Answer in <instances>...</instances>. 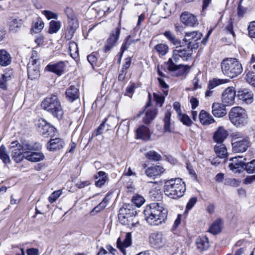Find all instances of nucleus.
<instances>
[{"instance_id":"1","label":"nucleus","mask_w":255,"mask_h":255,"mask_svg":"<svg viewBox=\"0 0 255 255\" xmlns=\"http://www.w3.org/2000/svg\"><path fill=\"white\" fill-rule=\"evenodd\" d=\"M167 213V209L162 203H152L147 206L144 211L147 223L151 226H155L165 223Z\"/></svg>"},{"instance_id":"2","label":"nucleus","mask_w":255,"mask_h":255,"mask_svg":"<svg viewBox=\"0 0 255 255\" xmlns=\"http://www.w3.org/2000/svg\"><path fill=\"white\" fill-rule=\"evenodd\" d=\"M176 46V49L173 51L172 57L169 58L167 62L168 69L170 71H175L181 69L183 73H186L189 71L190 67L187 65H177L176 63L179 62L180 58L187 61L190 59L192 50L189 49L188 48L186 49V48L180 45Z\"/></svg>"},{"instance_id":"3","label":"nucleus","mask_w":255,"mask_h":255,"mask_svg":"<svg viewBox=\"0 0 255 255\" xmlns=\"http://www.w3.org/2000/svg\"><path fill=\"white\" fill-rule=\"evenodd\" d=\"M186 189L185 184L181 178H172L164 181V194L171 199H178L182 197Z\"/></svg>"},{"instance_id":"4","label":"nucleus","mask_w":255,"mask_h":255,"mask_svg":"<svg viewBox=\"0 0 255 255\" xmlns=\"http://www.w3.org/2000/svg\"><path fill=\"white\" fill-rule=\"evenodd\" d=\"M41 107L58 120L62 118L63 111L57 96L52 95L45 98L41 103Z\"/></svg>"},{"instance_id":"5","label":"nucleus","mask_w":255,"mask_h":255,"mask_svg":"<svg viewBox=\"0 0 255 255\" xmlns=\"http://www.w3.org/2000/svg\"><path fill=\"white\" fill-rule=\"evenodd\" d=\"M221 68L223 74L231 78L238 76L243 72L242 65L236 58H228L223 60Z\"/></svg>"},{"instance_id":"6","label":"nucleus","mask_w":255,"mask_h":255,"mask_svg":"<svg viewBox=\"0 0 255 255\" xmlns=\"http://www.w3.org/2000/svg\"><path fill=\"white\" fill-rule=\"evenodd\" d=\"M229 117L231 123L237 127L244 126L248 122L246 111L240 107L232 108L229 113Z\"/></svg>"},{"instance_id":"7","label":"nucleus","mask_w":255,"mask_h":255,"mask_svg":"<svg viewBox=\"0 0 255 255\" xmlns=\"http://www.w3.org/2000/svg\"><path fill=\"white\" fill-rule=\"evenodd\" d=\"M39 60L37 52L33 51L27 67L28 77L31 80L35 79L40 76Z\"/></svg>"},{"instance_id":"8","label":"nucleus","mask_w":255,"mask_h":255,"mask_svg":"<svg viewBox=\"0 0 255 255\" xmlns=\"http://www.w3.org/2000/svg\"><path fill=\"white\" fill-rule=\"evenodd\" d=\"M149 243L151 247L156 249L168 246L169 243L165 235L162 232H153L149 236Z\"/></svg>"},{"instance_id":"9","label":"nucleus","mask_w":255,"mask_h":255,"mask_svg":"<svg viewBox=\"0 0 255 255\" xmlns=\"http://www.w3.org/2000/svg\"><path fill=\"white\" fill-rule=\"evenodd\" d=\"M232 143L233 150L235 152H245L250 146V141L247 137H238Z\"/></svg>"},{"instance_id":"10","label":"nucleus","mask_w":255,"mask_h":255,"mask_svg":"<svg viewBox=\"0 0 255 255\" xmlns=\"http://www.w3.org/2000/svg\"><path fill=\"white\" fill-rule=\"evenodd\" d=\"M201 33L197 31L186 32L183 40L188 43L187 46L189 49H195L198 47V43L196 42L193 44V41H201Z\"/></svg>"},{"instance_id":"11","label":"nucleus","mask_w":255,"mask_h":255,"mask_svg":"<svg viewBox=\"0 0 255 255\" xmlns=\"http://www.w3.org/2000/svg\"><path fill=\"white\" fill-rule=\"evenodd\" d=\"M11 157L16 162H19L25 158V155L21 148V144L17 141L11 142L10 145Z\"/></svg>"},{"instance_id":"12","label":"nucleus","mask_w":255,"mask_h":255,"mask_svg":"<svg viewBox=\"0 0 255 255\" xmlns=\"http://www.w3.org/2000/svg\"><path fill=\"white\" fill-rule=\"evenodd\" d=\"M236 92L233 87L226 88L222 94V101L224 106H232L235 102Z\"/></svg>"},{"instance_id":"13","label":"nucleus","mask_w":255,"mask_h":255,"mask_svg":"<svg viewBox=\"0 0 255 255\" xmlns=\"http://www.w3.org/2000/svg\"><path fill=\"white\" fill-rule=\"evenodd\" d=\"M180 20L182 23L188 26L194 27L199 24L196 16L188 11L182 13Z\"/></svg>"},{"instance_id":"14","label":"nucleus","mask_w":255,"mask_h":255,"mask_svg":"<svg viewBox=\"0 0 255 255\" xmlns=\"http://www.w3.org/2000/svg\"><path fill=\"white\" fill-rule=\"evenodd\" d=\"M245 158L242 156L235 157L230 159V162L229 163V167L234 172L240 171L243 168L245 167L246 163Z\"/></svg>"},{"instance_id":"15","label":"nucleus","mask_w":255,"mask_h":255,"mask_svg":"<svg viewBox=\"0 0 255 255\" xmlns=\"http://www.w3.org/2000/svg\"><path fill=\"white\" fill-rule=\"evenodd\" d=\"M131 235L130 233H127L126 234L125 239L122 242L121 239L119 237L117 241V248L126 255L125 248L129 247L131 245Z\"/></svg>"},{"instance_id":"16","label":"nucleus","mask_w":255,"mask_h":255,"mask_svg":"<svg viewBox=\"0 0 255 255\" xmlns=\"http://www.w3.org/2000/svg\"><path fill=\"white\" fill-rule=\"evenodd\" d=\"M165 170L164 168L160 165H156L148 167L145 171V173L149 177L155 178L160 176Z\"/></svg>"},{"instance_id":"17","label":"nucleus","mask_w":255,"mask_h":255,"mask_svg":"<svg viewBox=\"0 0 255 255\" xmlns=\"http://www.w3.org/2000/svg\"><path fill=\"white\" fill-rule=\"evenodd\" d=\"M65 68V63L62 61H60L54 64L48 65L46 67L45 69L48 71L53 72L60 76L63 73Z\"/></svg>"},{"instance_id":"18","label":"nucleus","mask_w":255,"mask_h":255,"mask_svg":"<svg viewBox=\"0 0 255 255\" xmlns=\"http://www.w3.org/2000/svg\"><path fill=\"white\" fill-rule=\"evenodd\" d=\"M225 106L224 104L219 103H214L212 105V114L213 115L218 118L224 116L227 112Z\"/></svg>"},{"instance_id":"19","label":"nucleus","mask_w":255,"mask_h":255,"mask_svg":"<svg viewBox=\"0 0 255 255\" xmlns=\"http://www.w3.org/2000/svg\"><path fill=\"white\" fill-rule=\"evenodd\" d=\"M237 96L239 98L246 103H251L253 100L254 94L248 89H243L238 91Z\"/></svg>"},{"instance_id":"20","label":"nucleus","mask_w":255,"mask_h":255,"mask_svg":"<svg viewBox=\"0 0 255 255\" xmlns=\"http://www.w3.org/2000/svg\"><path fill=\"white\" fill-rule=\"evenodd\" d=\"M40 124L42 125L41 130L40 132L45 137L52 136L54 134V132L56 130L55 128L53 127L50 126L44 120H41V123H40Z\"/></svg>"},{"instance_id":"21","label":"nucleus","mask_w":255,"mask_h":255,"mask_svg":"<svg viewBox=\"0 0 255 255\" xmlns=\"http://www.w3.org/2000/svg\"><path fill=\"white\" fill-rule=\"evenodd\" d=\"M12 57L10 54L5 49H0V65L6 67L10 64Z\"/></svg>"},{"instance_id":"22","label":"nucleus","mask_w":255,"mask_h":255,"mask_svg":"<svg viewBox=\"0 0 255 255\" xmlns=\"http://www.w3.org/2000/svg\"><path fill=\"white\" fill-rule=\"evenodd\" d=\"M228 136L227 131L223 127H219L218 130L214 133L213 138L215 142L218 143H222Z\"/></svg>"},{"instance_id":"23","label":"nucleus","mask_w":255,"mask_h":255,"mask_svg":"<svg viewBox=\"0 0 255 255\" xmlns=\"http://www.w3.org/2000/svg\"><path fill=\"white\" fill-rule=\"evenodd\" d=\"M201 123L204 126H208L215 122L213 117L204 110H202L199 116Z\"/></svg>"},{"instance_id":"24","label":"nucleus","mask_w":255,"mask_h":255,"mask_svg":"<svg viewBox=\"0 0 255 255\" xmlns=\"http://www.w3.org/2000/svg\"><path fill=\"white\" fill-rule=\"evenodd\" d=\"M136 137L144 140L149 139L150 133L148 128L144 126L139 127L136 130Z\"/></svg>"},{"instance_id":"25","label":"nucleus","mask_w":255,"mask_h":255,"mask_svg":"<svg viewBox=\"0 0 255 255\" xmlns=\"http://www.w3.org/2000/svg\"><path fill=\"white\" fill-rule=\"evenodd\" d=\"M63 142L59 138L51 139L47 144V148L51 151L61 149L63 146Z\"/></svg>"},{"instance_id":"26","label":"nucleus","mask_w":255,"mask_h":255,"mask_svg":"<svg viewBox=\"0 0 255 255\" xmlns=\"http://www.w3.org/2000/svg\"><path fill=\"white\" fill-rule=\"evenodd\" d=\"M67 98L70 102H73L79 98V90L75 86H70L66 92Z\"/></svg>"},{"instance_id":"27","label":"nucleus","mask_w":255,"mask_h":255,"mask_svg":"<svg viewBox=\"0 0 255 255\" xmlns=\"http://www.w3.org/2000/svg\"><path fill=\"white\" fill-rule=\"evenodd\" d=\"M25 158L31 162H38L42 160L44 157L43 153L32 151L29 153H26Z\"/></svg>"},{"instance_id":"28","label":"nucleus","mask_w":255,"mask_h":255,"mask_svg":"<svg viewBox=\"0 0 255 255\" xmlns=\"http://www.w3.org/2000/svg\"><path fill=\"white\" fill-rule=\"evenodd\" d=\"M116 118L115 117H114V116H109V118L108 119H105L104 121L103 122V123L102 124H100V125L99 126V127L95 130V134H96V136H97L100 134H101L102 132H103V131L104 130V127L105 126V123L107 122V121H111V122H114L115 121V123H110L109 122V123L108 124V125L110 127H114L116 125Z\"/></svg>"},{"instance_id":"29","label":"nucleus","mask_w":255,"mask_h":255,"mask_svg":"<svg viewBox=\"0 0 255 255\" xmlns=\"http://www.w3.org/2000/svg\"><path fill=\"white\" fill-rule=\"evenodd\" d=\"M214 151L220 158H224L227 155V149L225 144L218 143L214 146Z\"/></svg>"},{"instance_id":"30","label":"nucleus","mask_w":255,"mask_h":255,"mask_svg":"<svg viewBox=\"0 0 255 255\" xmlns=\"http://www.w3.org/2000/svg\"><path fill=\"white\" fill-rule=\"evenodd\" d=\"M22 21L19 18H11L8 21L9 29L12 32L16 31L22 25Z\"/></svg>"},{"instance_id":"31","label":"nucleus","mask_w":255,"mask_h":255,"mask_svg":"<svg viewBox=\"0 0 255 255\" xmlns=\"http://www.w3.org/2000/svg\"><path fill=\"white\" fill-rule=\"evenodd\" d=\"M95 178L97 180L95 185L97 187H101L106 183L108 179L106 173L104 171H99L95 175Z\"/></svg>"},{"instance_id":"32","label":"nucleus","mask_w":255,"mask_h":255,"mask_svg":"<svg viewBox=\"0 0 255 255\" xmlns=\"http://www.w3.org/2000/svg\"><path fill=\"white\" fill-rule=\"evenodd\" d=\"M196 243L197 248L201 251L206 250L209 247L208 239L206 237L198 238Z\"/></svg>"},{"instance_id":"33","label":"nucleus","mask_w":255,"mask_h":255,"mask_svg":"<svg viewBox=\"0 0 255 255\" xmlns=\"http://www.w3.org/2000/svg\"><path fill=\"white\" fill-rule=\"evenodd\" d=\"M121 32V29L120 27H117L113 30L111 33L110 37L108 39L107 42L115 45L118 41Z\"/></svg>"},{"instance_id":"34","label":"nucleus","mask_w":255,"mask_h":255,"mask_svg":"<svg viewBox=\"0 0 255 255\" xmlns=\"http://www.w3.org/2000/svg\"><path fill=\"white\" fill-rule=\"evenodd\" d=\"M35 145H36V144L33 145L29 141H24L21 145V148L22 149V151L25 154L26 153H29L32 151H35L37 148H39L38 146L35 147Z\"/></svg>"},{"instance_id":"35","label":"nucleus","mask_w":255,"mask_h":255,"mask_svg":"<svg viewBox=\"0 0 255 255\" xmlns=\"http://www.w3.org/2000/svg\"><path fill=\"white\" fill-rule=\"evenodd\" d=\"M221 220H216L210 227L209 230V232L214 235L219 233L221 231Z\"/></svg>"},{"instance_id":"36","label":"nucleus","mask_w":255,"mask_h":255,"mask_svg":"<svg viewBox=\"0 0 255 255\" xmlns=\"http://www.w3.org/2000/svg\"><path fill=\"white\" fill-rule=\"evenodd\" d=\"M156 114L155 109H148L145 112V117L143 118V121L146 124L150 123L155 118Z\"/></svg>"},{"instance_id":"37","label":"nucleus","mask_w":255,"mask_h":255,"mask_svg":"<svg viewBox=\"0 0 255 255\" xmlns=\"http://www.w3.org/2000/svg\"><path fill=\"white\" fill-rule=\"evenodd\" d=\"M61 22L59 21L51 20L49 23L48 32L53 34L58 32L61 27Z\"/></svg>"},{"instance_id":"38","label":"nucleus","mask_w":255,"mask_h":255,"mask_svg":"<svg viewBox=\"0 0 255 255\" xmlns=\"http://www.w3.org/2000/svg\"><path fill=\"white\" fill-rule=\"evenodd\" d=\"M155 50L161 55H165L168 51V46L163 43L158 44L155 46Z\"/></svg>"},{"instance_id":"39","label":"nucleus","mask_w":255,"mask_h":255,"mask_svg":"<svg viewBox=\"0 0 255 255\" xmlns=\"http://www.w3.org/2000/svg\"><path fill=\"white\" fill-rule=\"evenodd\" d=\"M228 81V80L227 79H213L209 81L208 88L210 89H212L220 85L227 83Z\"/></svg>"},{"instance_id":"40","label":"nucleus","mask_w":255,"mask_h":255,"mask_svg":"<svg viewBox=\"0 0 255 255\" xmlns=\"http://www.w3.org/2000/svg\"><path fill=\"white\" fill-rule=\"evenodd\" d=\"M164 35L174 45L180 44V41L176 38L175 36L170 31H166L164 32Z\"/></svg>"},{"instance_id":"41","label":"nucleus","mask_w":255,"mask_h":255,"mask_svg":"<svg viewBox=\"0 0 255 255\" xmlns=\"http://www.w3.org/2000/svg\"><path fill=\"white\" fill-rule=\"evenodd\" d=\"M11 79V77L7 73L2 75L0 78V88L5 90L7 89V82Z\"/></svg>"},{"instance_id":"42","label":"nucleus","mask_w":255,"mask_h":255,"mask_svg":"<svg viewBox=\"0 0 255 255\" xmlns=\"http://www.w3.org/2000/svg\"><path fill=\"white\" fill-rule=\"evenodd\" d=\"M170 113L169 112H166L164 119V130L165 131H168L169 132L173 131L172 129L170 128Z\"/></svg>"},{"instance_id":"43","label":"nucleus","mask_w":255,"mask_h":255,"mask_svg":"<svg viewBox=\"0 0 255 255\" xmlns=\"http://www.w3.org/2000/svg\"><path fill=\"white\" fill-rule=\"evenodd\" d=\"M127 211H128V210L127 209H120V213L118 215V218L120 222L123 225H126V224H128V216L125 215V214L127 213Z\"/></svg>"},{"instance_id":"44","label":"nucleus","mask_w":255,"mask_h":255,"mask_svg":"<svg viewBox=\"0 0 255 255\" xmlns=\"http://www.w3.org/2000/svg\"><path fill=\"white\" fill-rule=\"evenodd\" d=\"M130 36H128L127 38L126 39L125 42L122 44L121 48V56H122L123 54V53L125 50L128 49L129 46L131 45L132 43L135 42L137 40H131L130 39Z\"/></svg>"},{"instance_id":"45","label":"nucleus","mask_w":255,"mask_h":255,"mask_svg":"<svg viewBox=\"0 0 255 255\" xmlns=\"http://www.w3.org/2000/svg\"><path fill=\"white\" fill-rule=\"evenodd\" d=\"M0 158H1L5 163H9L10 162L9 157L6 152L5 147L3 145L0 147Z\"/></svg>"},{"instance_id":"46","label":"nucleus","mask_w":255,"mask_h":255,"mask_svg":"<svg viewBox=\"0 0 255 255\" xmlns=\"http://www.w3.org/2000/svg\"><path fill=\"white\" fill-rule=\"evenodd\" d=\"M68 27L72 32H74L79 27L78 20L75 16L69 18Z\"/></svg>"},{"instance_id":"47","label":"nucleus","mask_w":255,"mask_h":255,"mask_svg":"<svg viewBox=\"0 0 255 255\" xmlns=\"http://www.w3.org/2000/svg\"><path fill=\"white\" fill-rule=\"evenodd\" d=\"M246 80L248 83L255 88V73L248 72L246 75Z\"/></svg>"},{"instance_id":"48","label":"nucleus","mask_w":255,"mask_h":255,"mask_svg":"<svg viewBox=\"0 0 255 255\" xmlns=\"http://www.w3.org/2000/svg\"><path fill=\"white\" fill-rule=\"evenodd\" d=\"M145 156L148 159L153 161H158L161 158L160 155L154 151H150L147 152L145 154Z\"/></svg>"},{"instance_id":"49","label":"nucleus","mask_w":255,"mask_h":255,"mask_svg":"<svg viewBox=\"0 0 255 255\" xmlns=\"http://www.w3.org/2000/svg\"><path fill=\"white\" fill-rule=\"evenodd\" d=\"M69 51L72 57L76 56L78 52V48L77 44L74 42H71L69 46Z\"/></svg>"},{"instance_id":"50","label":"nucleus","mask_w":255,"mask_h":255,"mask_svg":"<svg viewBox=\"0 0 255 255\" xmlns=\"http://www.w3.org/2000/svg\"><path fill=\"white\" fill-rule=\"evenodd\" d=\"M178 118L184 125L189 126L192 123L189 117L186 114H182V113L178 115Z\"/></svg>"},{"instance_id":"51","label":"nucleus","mask_w":255,"mask_h":255,"mask_svg":"<svg viewBox=\"0 0 255 255\" xmlns=\"http://www.w3.org/2000/svg\"><path fill=\"white\" fill-rule=\"evenodd\" d=\"M245 170L250 174L255 173V160L245 164Z\"/></svg>"},{"instance_id":"52","label":"nucleus","mask_w":255,"mask_h":255,"mask_svg":"<svg viewBox=\"0 0 255 255\" xmlns=\"http://www.w3.org/2000/svg\"><path fill=\"white\" fill-rule=\"evenodd\" d=\"M132 203L137 207H140L144 202V199L140 195H136L132 199Z\"/></svg>"},{"instance_id":"53","label":"nucleus","mask_w":255,"mask_h":255,"mask_svg":"<svg viewBox=\"0 0 255 255\" xmlns=\"http://www.w3.org/2000/svg\"><path fill=\"white\" fill-rule=\"evenodd\" d=\"M44 23L41 19H38L37 21H36L33 27L32 28V30L35 32L38 33L40 32L44 27Z\"/></svg>"},{"instance_id":"54","label":"nucleus","mask_w":255,"mask_h":255,"mask_svg":"<svg viewBox=\"0 0 255 255\" xmlns=\"http://www.w3.org/2000/svg\"><path fill=\"white\" fill-rule=\"evenodd\" d=\"M153 98L156 104L160 107H161L164 101V97L161 94L154 93L153 94Z\"/></svg>"},{"instance_id":"55","label":"nucleus","mask_w":255,"mask_h":255,"mask_svg":"<svg viewBox=\"0 0 255 255\" xmlns=\"http://www.w3.org/2000/svg\"><path fill=\"white\" fill-rule=\"evenodd\" d=\"M157 80L159 82L160 86L161 88H162L164 94L165 96L168 95V88L169 87L168 85L165 82L164 80L162 79L161 77H159L157 78Z\"/></svg>"},{"instance_id":"56","label":"nucleus","mask_w":255,"mask_h":255,"mask_svg":"<svg viewBox=\"0 0 255 255\" xmlns=\"http://www.w3.org/2000/svg\"><path fill=\"white\" fill-rule=\"evenodd\" d=\"M61 191L60 190H57L54 191L51 195L48 197V200L50 203H52L54 202L61 195Z\"/></svg>"},{"instance_id":"57","label":"nucleus","mask_w":255,"mask_h":255,"mask_svg":"<svg viewBox=\"0 0 255 255\" xmlns=\"http://www.w3.org/2000/svg\"><path fill=\"white\" fill-rule=\"evenodd\" d=\"M197 201V198L196 197H191L187 203L185 211L191 210L196 204Z\"/></svg>"},{"instance_id":"58","label":"nucleus","mask_w":255,"mask_h":255,"mask_svg":"<svg viewBox=\"0 0 255 255\" xmlns=\"http://www.w3.org/2000/svg\"><path fill=\"white\" fill-rule=\"evenodd\" d=\"M42 13L48 19L52 18L57 19L58 15L57 13L50 10H43Z\"/></svg>"},{"instance_id":"59","label":"nucleus","mask_w":255,"mask_h":255,"mask_svg":"<svg viewBox=\"0 0 255 255\" xmlns=\"http://www.w3.org/2000/svg\"><path fill=\"white\" fill-rule=\"evenodd\" d=\"M250 37L255 38V21L251 22L248 27Z\"/></svg>"},{"instance_id":"60","label":"nucleus","mask_w":255,"mask_h":255,"mask_svg":"<svg viewBox=\"0 0 255 255\" xmlns=\"http://www.w3.org/2000/svg\"><path fill=\"white\" fill-rule=\"evenodd\" d=\"M128 224H126L125 225L128 226L129 228H132L134 227L135 225L138 223V222L135 219V216H128Z\"/></svg>"},{"instance_id":"61","label":"nucleus","mask_w":255,"mask_h":255,"mask_svg":"<svg viewBox=\"0 0 255 255\" xmlns=\"http://www.w3.org/2000/svg\"><path fill=\"white\" fill-rule=\"evenodd\" d=\"M255 181V175L247 176L244 180V183L247 185L251 184Z\"/></svg>"},{"instance_id":"62","label":"nucleus","mask_w":255,"mask_h":255,"mask_svg":"<svg viewBox=\"0 0 255 255\" xmlns=\"http://www.w3.org/2000/svg\"><path fill=\"white\" fill-rule=\"evenodd\" d=\"M246 11V9L241 4L238 6V15L240 17H243Z\"/></svg>"},{"instance_id":"63","label":"nucleus","mask_w":255,"mask_h":255,"mask_svg":"<svg viewBox=\"0 0 255 255\" xmlns=\"http://www.w3.org/2000/svg\"><path fill=\"white\" fill-rule=\"evenodd\" d=\"M87 60L90 64L93 66L97 61V58L93 54H91L87 56Z\"/></svg>"},{"instance_id":"64","label":"nucleus","mask_w":255,"mask_h":255,"mask_svg":"<svg viewBox=\"0 0 255 255\" xmlns=\"http://www.w3.org/2000/svg\"><path fill=\"white\" fill-rule=\"evenodd\" d=\"M65 13L68 16V18L74 17L73 11L70 7H67L65 9Z\"/></svg>"}]
</instances>
